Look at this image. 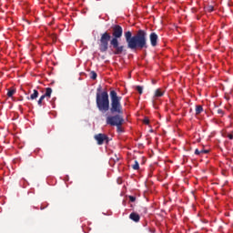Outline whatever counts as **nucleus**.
Returning a JSON list of instances; mask_svg holds the SVG:
<instances>
[{"instance_id": "obj_1", "label": "nucleus", "mask_w": 233, "mask_h": 233, "mask_svg": "<svg viewBox=\"0 0 233 233\" xmlns=\"http://www.w3.org/2000/svg\"><path fill=\"white\" fill-rule=\"evenodd\" d=\"M110 114H116L114 116H107L106 117V125L109 127H122L123 123H125V118H123V106L121 105V96H117V92L115 90L110 91Z\"/></svg>"}, {"instance_id": "obj_2", "label": "nucleus", "mask_w": 233, "mask_h": 233, "mask_svg": "<svg viewBox=\"0 0 233 233\" xmlns=\"http://www.w3.org/2000/svg\"><path fill=\"white\" fill-rule=\"evenodd\" d=\"M147 31L139 29L135 35H132V31H127L124 33L127 48L130 50H143V48H148L147 44Z\"/></svg>"}, {"instance_id": "obj_3", "label": "nucleus", "mask_w": 233, "mask_h": 233, "mask_svg": "<svg viewBox=\"0 0 233 233\" xmlns=\"http://www.w3.org/2000/svg\"><path fill=\"white\" fill-rule=\"evenodd\" d=\"M112 39L110 41V46L114 50L115 56H121L125 50V46L119 45V40L123 37V27L119 25L112 26Z\"/></svg>"}, {"instance_id": "obj_4", "label": "nucleus", "mask_w": 233, "mask_h": 233, "mask_svg": "<svg viewBox=\"0 0 233 233\" xmlns=\"http://www.w3.org/2000/svg\"><path fill=\"white\" fill-rule=\"evenodd\" d=\"M96 107L99 112L105 114L110 111V98H108V92L103 91L101 93H96Z\"/></svg>"}, {"instance_id": "obj_5", "label": "nucleus", "mask_w": 233, "mask_h": 233, "mask_svg": "<svg viewBox=\"0 0 233 233\" xmlns=\"http://www.w3.org/2000/svg\"><path fill=\"white\" fill-rule=\"evenodd\" d=\"M99 41V51L102 52V54H105V52H107L108 50V43L112 41V35H110L108 31H106L105 33L101 34Z\"/></svg>"}, {"instance_id": "obj_6", "label": "nucleus", "mask_w": 233, "mask_h": 233, "mask_svg": "<svg viewBox=\"0 0 233 233\" xmlns=\"http://www.w3.org/2000/svg\"><path fill=\"white\" fill-rule=\"evenodd\" d=\"M94 137L97 142V145H103L104 143H106V145H108V143H110V138H108V136L103 133L96 134Z\"/></svg>"}, {"instance_id": "obj_7", "label": "nucleus", "mask_w": 233, "mask_h": 233, "mask_svg": "<svg viewBox=\"0 0 233 233\" xmlns=\"http://www.w3.org/2000/svg\"><path fill=\"white\" fill-rule=\"evenodd\" d=\"M159 39V36H157V34L151 33L149 35V41L151 43V46H157V40Z\"/></svg>"}, {"instance_id": "obj_8", "label": "nucleus", "mask_w": 233, "mask_h": 233, "mask_svg": "<svg viewBox=\"0 0 233 233\" xmlns=\"http://www.w3.org/2000/svg\"><path fill=\"white\" fill-rule=\"evenodd\" d=\"M129 219H131V221H134L135 223H139L141 217L139 216V214H137L136 212H132L129 215Z\"/></svg>"}, {"instance_id": "obj_9", "label": "nucleus", "mask_w": 233, "mask_h": 233, "mask_svg": "<svg viewBox=\"0 0 233 233\" xmlns=\"http://www.w3.org/2000/svg\"><path fill=\"white\" fill-rule=\"evenodd\" d=\"M36 97H39V91L34 89L33 93L30 95V96H27L26 99H28V101H34Z\"/></svg>"}, {"instance_id": "obj_10", "label": "nucleus", "mask_w": 233, "mask_h": 233, "mask_svg": "<svg viewBox=\"0 0 233 233\" xmlns=\"http://www.w3.org/2000/svg\"><path fill=\"white\" fill-rule=\"evenodd\" d=\"M163 96H165V92L161 91V89L158 88L155 91L153 100H155L156 97H163Z\"/></svg>"}, {"instance_id": "obj_11", "label": "nucleus", "mask_w": 233, "mask_h": 233, "mask_svg": "<svg viewBox=\"0 0 233 233\" xmlns=\"http://www.w3.org/2000/svg\"><path fill=\"white\" fill-rule=\"evenodd\" d=\"M44 96H46L47 99H50L52 96V87L46 88V93L44 94Z\"/></svg>"}, {"instance_id": "obj_12", "label": "nucleus", "mask_w": 233, "mask_h": 233, "mask_svg": "<svg viewBox=\"0 0 233 233\" xmlns=\"http://www.w3.org/2000/svg\"><path fill=\"white\" fill-rule=\"evenodd\" d=\"M46 97V96L45 95H42V96H40V98H39L38 101H37L38 106H43V105H45V103H43V101L45 100Z\"/></svg>"}, {"instance_id": "obj_13", "label": "nucleus", "mask_w": 233, "mask_h": 233, "mask_svg": "<svg viewBox=\"0 0 233 233\" xmlns=\"http://www.w3.org/2000/svg\"><path fill=\"white\" fill-rule=\"evenodd\" d=\"M201 112H203V106H196V115L199 116V114H201Z\"/></svg>"}, {"instance_id": "obj_14", "label": "nucleus", "mask_w": 233, "mask_h": 233, "mask_svg": "<svg viewBox=\"0 0 233 233\" xmlns=\"http://www.w3.org/2000/svg\"><path fill=\"white\" fill-rule=\"evenodd\" d=\"M131 168H133V170H139V162H137V160H135V165H132Z\"/></svg>"}, {"instance_id": "obj_15", "label": "nucleus", "mask_w": 233, "mask_h": 233, "mask_svg": "<svg viewBox=\"0 0 233 233\" xmlns=\"http://www.w3.org/2000/svg\"><path fill=\"white\" fill-rule=\"evenodd\" d=\"M90 78L91 79H97V73H96L95 71H91L90 72Z\"/></svg>"}, {"instance_id": "obj_16", "label": "nucleus", "mask_w": 233, "mask_h": 233, "mask_svg": "<svg viewBox=\"0 0 233 233\" xmlns=\"http://www.w3.org/2000/svg\"><path fill=\"white\" fill-rule=\"evenodd\" d=\"M14 94H15V89H10V90L7 91V96L8 97H12V96H14Z\"/></svg>"}, {"instance_id": "obj_17", "label": "nucleus", "mask_w": 233, "mask_h": 233, "mask_svg": "<svg viewBox=\"0 0 233 233\" xmlns=\"http://www.w3.org/2000/svg\"><path fill=\"white\" fill-rule=\"evenodd\" d=\"M217 113L218 114V116H225V111H223V109L221 108L217 109Z\"/></svg>"}, {"instance_id": "obj_18", "label": "nucleus", "mask_w": 233, "mask_h": 233, "mask_svg": "<svg viewBox=\"0 0 233 233\" xmlns=\"http://www.w3.org/2000/svg\"><path fill=\"white\" fill-rule=\"evenodd\" d=\"M136 90H137L138 94H143V86H137Z\"/></svg>"}, {"instance_id": "obj_19", "label": "nucleus", "mask_w": 233, "mask_h": 233, "mask_svg": "<svg viewBox=\"0 0 233 233\" xmlns=\"http://www.w3.org/2000/svg\"><path fill=\"white\" fill-rule=\"evenodd\" d=\"M116 131H117L118 133L123 132V127H121V126H116Z\"/></svg>"}, {"instance_id": "obj_20", "label": "nucleus", "mask_w": 233, "mask_h": 233, "mask_svg": "<svg viewBox=\"0 0 233 233\" xmlns=\"http://www.w3.org/2000/svg\"><path fill=\"white\" fill-rule=\"evenodd\" d=\"M50 37L53 41H57V35H50Z\"/></svg>"}, {"instance_id": "obj_21", "label": "nucleus", "mask_w": 233, "mask_h": 233, "mask_svg": "<svg viewBox=\"0 0 233 233\" xmlns=\"http://www.w3.org/2000/svg\"><path fill=\"white\" fill-rule=\"evenodd\" d=\"M128 198L131 201V203H134V201H136V197L134 196H129Z\"/></svg>"}, {"instance_id": "obj_22", "label": "nucleus", "mask_w": 233, "mask_h": 233, "mask_svg": "<svg viewBox=\"0 0 233 233\" xmlns=\"http://www.w3.org/2000/svg\"><path fill=\"white\" fill-rule=\"evenodd\" d=\"M200 154H201V150H199V149L197 148V149L195 150V155H196V156H200Z\"/></svg>"}, {"instance_id": "obj_23", "label": "nucleus", "mask_w": 233, "mask_h": 233, "mask_svg": "<svg viewBox=\"0 0 233 233\" xmlns=\"http://www.w3.org/2000/svg\"><path fill=\"white\" fill-rule=\"evenodd\" d=\"M143 122L145 125H148V123H150V120L148 118H145Z\"/></svg>"}, {"instance_id": "obj_24", "label": "nucleus", "mask_w": 233, "mask_h": 233, "mask_svg": "<svg viewBox=\"0 0 233 233\" xmlns=\"http://www.w3.org/2000/svg\"><path fill=\"white\" fill-rule=\"evenodd\" d=\"M200 152L201 154H208V150L206 149H201Z\"/></svg>"}, {"instance_id": "obj_25", "label": "nucleus", "mask_w": 233, "mask_h": 233, "mask_svg": "<svg viewBox=\"0 0 233 233\" xmlns=\"http://www.w3.org/2000/svg\"><path fill=\"white\" fill-rule=\"evenodd\" d=\"M228 139H233V132L230 134H228Z\"/></svg>"}, {"instance_id": "obj_26", "label": "nucleus", "mask_w": 233, "mask_h": 233, "mask_svg": "<svg viewBox=\"0 0 233 233\" xmlns=\"http://www.w3.org/2000/svg\"><path fill=\"white\" fill-rule=\"evenodd\" d=\"M96 94H101V86L97 87Z\"/></svg>"}, {"instance_id": "obj_27", "label": "nucleus", "mask_w": 233, "mask_h": 233, "mask_svg": "<svg viewBox=\"0 0 233 233\" xmlns=\"http://www.w3.org/2000/svg\"><path fill=\"white\" fill-rule=\"evenodd\" d=\"M210 12H214V7L213 6H209V9H208Z\"/></svg>"}, {"instance_id": "obj_28", "label": "nucleus", "mask_w": 233, "mask_h": 233, "mask_svg": "<svg viewBox=\"0 0 233 233\" xmlns=\"http://www.w3.org/2000/svg\"><path fill=\"white\" fill-rule=\"evenodd\" d=\"M115 161H119V158L116 157V158L115 159Z\"/></svg>"}, {"instance_id": "obj_29", "label": "nucleus", "mask_w": 233, "mask_h": 233, "mask_svg": "<svg viewBox=\"0 0 233 233\" xmlns=\"http://www.w3.org/2000/svg\"><path fill=\"white\" fill-rule=\"evenodd\" d=\"M144 212H147V208H144Z\"/></svg>"}]
</instances>
